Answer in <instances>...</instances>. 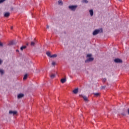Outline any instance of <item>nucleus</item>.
<instances>
[{
  "instance_id": "f257e3e1",
  "label": "nucleus",
  "mask_w": 129,
  "mask_h": 129,
  "mask_svg": "<svg viewBox=\"0 0 129 129\" xmlns=\"http://www.w3.org/2000/svg\"><path fill=\"white\" fill-rule=\"evenodd\" d=\"M92 57V54H88L87 55V58H88L86 60H85V63H89L90 62H92L93 60H94V58Z\"/></svg>"
},
{
  "instance_id": "f03ea898",
  "label": "nucleus",
  "mask_w": 129,
  "mask_h": 129,
  "mask_svg": "<svg viewBox=\"0 0 129 129\" xmlns=\"http://www.w3.org/2000/svg\"><path fill=\"white\" fill-rule=\"evenodd\" d=\"M103 30L102 28H100L99 29L95 30L93 32V36H96L98 34H100V33H103Z\"/></svg>"
},
{
  "instance_id": "7ed1b4c3",
  "label": "nucleus",
  "mask_w": 129,
  "mask_h": 129,
  "mask_svg": "<svg viewBox=\"0 0 129 129\" xmlns=\"http://www.w3.org/2000/svg\"><path fill=\"white\" fill-rule=\"evenodd\" d=\"M69 10L71 11L72 12H75L76 11V9L78 8V5H71L68 7Z\"/></svg>"
},
{
  "instance_id": "20e7f679",
  "label": "nucleus",
  "mask_w": 129,
  "mask_h": 129,
  "mask_svg": "<svg viewBox=\"0 0 129 129\" xmlns=\"http://www.w3.org/2000/svg\"><path fill=\"white\" fill-rule=\"evenodd\" d=\"M9 114H10V115H13V116H15V115H18V111H13L12 110H10L9 111Z\"/></svg>"
},
{
  "instance_id": "39448f33",
  "label": "nucleus",
  "mask_w": 129,
  "mask_h": 129,
  "mask_svg": "<svg viewBox=\"0 0 129 129\" xmlns=\"http://www.w3.org/2000/svg\"><path fill=\"white\" fill-rule=\"evenodd\" d=\"M114 62L117 64H122V60L120 58H117L114 59Z\"/></svg>"
},
{
  "instance_id": "423d86ee",
  "label": "nucleus",
  "mask_w": 129,
  "mask_h": 129,
  "mask_svg": "<svg viewBox=\"0 0 129 129\" xmlns=\"http://www.w3.org/2000/svg\"><path fill=\"white\" fill-rule=\"evenodd\" d=\"M79 96H80V97H82L85 101L88 102V98H87V97H86V96L80 95Z\"/></svg>"
},
{
  "instance_id": "0eeeda50",
  "label": "nucleus",
  "mask_w": 129,
  "mask_h": 129,
  "mask_svg": "<svg viewBox=\"0 0 129 129\" xmlns=\"http://www.w3.org/2000/svg\"><path fill=\"white\" fill-rule=\"evenodd\" d=\"M24 96H25V94H24L23 93H20L17 95V98H18V99H21V98H23V97H24Z\"/></svg>"
},
{
  "instance_id": "6e6552de",
  "label": "nucleus",
  "mask_w": 129,
  "mask_h": 129,
  "mask_svg": "<svg viewBox=\"0 0 129 129\" xmlns=\"http://www.w3.org/2000/svg\"><path fill=\"white\" fill-rule=\"evenodd\" d=\"M10 15H11V13H10V12H5L4 13V17L5 18H9Z\"/></svg>"
},
{
  "instance_id": "1a4fd4ad",
  "label": "nucleus",
  "mask_w": 129,
  "mask_h": 129,
  "mask_svg": "<svg viewBox=\"0 0 129 129\" xmlns=\"http://www.w3.org/2000/svg\"><path fill=\"white\" fill-rule=\"evenodd\" d=\"M78 90H79V89L78 88L74 89L73 91V93H74V94H77L78 93Z\"/></svg>"
},
{
  "instance_id": "9d476101",
  "label": "nucleus",
  "mask_w": 129,
  "mask_h": 129,
  "mask_svg": "<svg viewBox=\"0 0 129 129\" xmlns=\"http://www.w3.org/2000/svg\"><path fill=\"white\" fill-rule=\"evenodd\" d=\"M16 44H17V42H16V41H12L9 43L8 45L10 46L11 45H16Z\"/></svg>"
},
{
  "instance_id": "9b49d317",
  "label": "nucleus",
  "mask_w": 129,
  "mask_h": 129,
  "mask_svg": "<svg viewBox=\"0 0 129 129\" xmlns=\"http://www.w3.org/2000/svg\"><path fill=\"white\" fill-rule=\"evenodd\" d=\"M89 12L90 13V15L91 17H92V16H93V14H94L93 10L92 9L90 10Z\"/></svg>"
},
{
  "instance_id": "f8f14e48",
  "label": "nucleus",
  "mask_w": 129,
  "mask_h": 129,
  "mask_svg": "<svg viewBox=\"0 0 129 129\" xmlns=\"http://www.w3.org/2000/svg\"><path fill=\"white\" fill-rule=\"evenodd\" d=\"M60 82H61L62 83H65V82H66V77L61 79L60 80Z\"/></svg>"
},
{
  "instance_id": "ddd939ff",
  "label": "nucleus",
  "mask_w": 129,
  "mask_h": 129,
  "mask_svg": "<svg viewBox=\"0 0 129 129\" xmlns=\"http://www.w3.org/2000/svg\"><path fill=\"white\" fill-rule=\"evenodd\" d=\"M46 55L48 56V57H50V58H51V56H52V55H51V52L50 51H47L46 52Z\"/></svg>"
},
{
  "instance_id": "4468645a",
  "label": "nucleus",
  "mask_w": 129,
  "mask_h": 129,
  "mask_svg": "<svg viewBox=\"0 0 129 129\" xmlns=\"http://www.w3.org/2000/svg\"><path fill=\"white\" fill-rule=\"evenodd\" d=\"M0 74H1V75H4V74H5V71L3 69H0Z\"/></svg>"
},
{
  "instance_id": "2eb2a0df",
  "label": "nucleus",
  "mask_w": 129,
  "mask_h": 129,
  "mask_svg": "<svg viewBox=\"0 0 129 129\" xmlns=\"http://www.w3.org/2000/svg\"><path fill=\"white\" fill-rule=\"evenodd\" d=\"M58 4L59 6H62L63 5V2H62V1H61V0H59L58 1Z\"/></svg>"
},
{
  "instance_id": "dca6fc26",
  "label": "nucleus",
  "mask_w": 129,
  "mask_h": 129,
  "mask_svg": "<svg viewBox=\"0 0 129 129\" xmlns=\"http://www.w3.org/2000/svg\"><path fill=\"white\" fill-rule=\"evenodd\" d=\"M93 94L95 95V96H99L100 95V93H93Z\"/></svg>"
},
{
  "instance_id": "f3484780",
  "label": "nucleus",
  "mask_w": 129,
  "mask_h": 129,
  "mask_svg": "<svg viewBox=\"0 0 129 129\" xmlns=\"http://www.w3.org/2000/svg\"><path fill=\"white\" fill-rule=\"evenodd\" d=\"M30 45L32 47H34L35 46V45H36V43L35 42H34V41H31V43H30Z\"/></svg>"
},
{
  "instance_id": "a211bd4d",
  "label": "nucleus",
  "mask_w": 129,
  "mask_h": 129,
  "mask_svg": "<svg viewBox=\"0 0 129 129\" xmlns=\"http://www.w3.org/2000/svg\"><path fill=\"white\" fill-rule=\"evenodd\" d=\"M55 77H56V75L54 74H52L50 75V78L51 79H53V78H55Z\"/></svg>"
},
{
  "instance_id": "6ab92c4d",
  "label": "nucleus",
  "mask_w": 129,
  "mask_h": 129,
  "mask_svg": "<svg viewBox=\"0 0 129 129\" xmlns=\"http://www.w3.org/2000/svg\"><path fill=\"white\" fill-rule=\"evenodd\" d=\"M82 3H83V4H88V1L83 0V1H82Z\"/></svg>"
},
{
  "instance_id": "aec40b11",
  "label": "nucleus",
  "mask_w": 129,
  "mask_h": 129,
  "mask_svg": "<svg viewBox=\"0 0 129 129\" xmlns=\"http://www.w3.org/2000/svg\"><path fill=\"white\" fill-rule=\"evenodd\" d=\"M26 48H27V46H22L20 48V50H21L22 51H23V50H24V49H26Z\"/></svg>"
},
{
  "instance_id": "412c9836",
  "label": "nucleus",
  "mask_w": 129,
  "mask_h": 129,
  "mask_svg": "<svg viewBox=\"0 0 129 129\" xmlns=\"http://www.w3.org/2000/svg\"><path fill=\"white\" fill-rule=\"evenodd\" d=\"M56 57H57V54H55L51 55V56L50 57V58H56Z\"/></svg>"
},
{
  "instance_id": "4be33fe9",
  "label": "nucleus",
  "mask_w": 129,
  "mask_h": 129,
  "mask_svg": "<svg viewBox=\"0 0 129 129\" xmlns=\"http://www.w3.org/2000/svg\"><path fill=\"white\" fill-rule=\"evenodd\" d=\"M121 115H122L123 116H125L126 115V114L125 113V112H122L121 113Z\"/></svg>"
},
{
  "instance_id": "5701e85b",
  "label": "nucleus",
  "mask_w": 129,
  "mask_h": 129,
  "mask_svg": "<svg viewBox=\"0 0 129 129\" xmlns=\"http://www.w3.org/2000/svg\"><path fill=\"white\" fill-rule=\"evenodd\" d=\"M27 78H28V75H27V74H25V75H24V78H23V79H24V80H26V79H27Z\"/></svg>"
},
{
  "instance_id": "b1692460",
  "label": "nucleus",
  "mask_w": 129,
  "mask_h": 129,
  "mask_svg": "<svg viewBox=\"0 0 129 129\" xmlns=\"http://www.w3.org/2000/svg\"><path fill=\"white\" fill-rule=\"evenodd\" d=\"M5 2H6V0H0V4H3Z\"/></svg>"
},
{
  "instance_id": "393cba45",
  "label": "nucleus",
  "mask_w": 129,
  "mask_h": 129,
  "mask_svg": "<svg viewBox=\"0 0 129 129\" xmlns=\"http://www.w3.org/2000/svg\"><path fill=\"white\" fill-rule=\"evenodd\" d=\"M52 65L53 66H55V65H56V62H55V61H52Z\"/></svg>"
},
{
  "instance_id": "a878e982",
  "label": "nucleus",
  "mask_w": 129,
  "mask_h": 129,
  "mask_svg": "<svg viewBox=\"0 0 129 129\" xmlns=\"http://www.w3.org/2000/svg\"><path fill=\"white\" fill-rule=\"evenodd\" d=\"M105 87H106V86H103L101 87V89H105Z\"/></svg>"
},
{
  "instance_id": "bb28decb",
  "label": "nucleus",
  "mask_w": 129,
  "mask_h": 129,
  "mask_svg": "<svg viewBox=\"0 0 129 129\" xmlns=\"http://www.w3.org/2000/svg\"><path fill=\"white\" fill-rule=\"evenodd\" d=\"M0 47H4V44L1 42H0Z\"/></svg>"
},
{
  "instance_id": "cd10ccee",
  "label": "nucleus",
  "mask_w": 129,
  "mask_h": 129,
  "mask_svg": "<svg viewBox=\"0 0 129 129\" xmlns=\"http://www.w3.org/2000/svg\"><path fill=\"white\" fill-rule=\"evenodd\" d=\"M102 81L105 82V81H106V78L102 79Z\"/></svg>"
},
{
  "instance_id": "c85d7f7f",
  "label": "nucleus",
  "mask_w": 129,
  "mask_h": 129,
  "mask_svg": "<svg viewBox=\"0 0 129 129\" xmlns=\"http://www.w3.org/2000/svg\"><path fill=\"white\" fill-rule=\"evenodd\" d=\"M3 60L0 59V65H2V64H3Z\"/></svg>"
},
{
  "instance_id": "c756f323",
  "label": "nucleus",
  "mask_w": 129,
  "mask_h": 129,
  "mask_svg": "<svg viewBox=\"0 0 129 129\" xmlns=\"http://www.w3.org/2000/svg\"><path fill=\"white\" fill-rule=\"evenodd\" d=\"M126 112H127V114H128V115H129V108L127 109Z\"/></svg>"
},
{
  "instance_id": "7c9ffc66",
  "label": "nucleus",
  "mask_w": 129,
  "mask_h": 129,
  "mask_svg": "<svg viewBox=\"0 0 129 129\" xmlns=\"http://www.w3.org/2000/svg\"><path fill=\"white\" fill-rule=\"evenodd\" d=\"M11 10L14 11V7H11Z\"/></svg>"
},
{
  "instance_id": "2f4dec72",
  "label": "nucleus",
  "mask_w": 129,
  "mask_h": 129,
  "mask_svg": "<svg viewBox=\"0 0 129 129\" xmlns=\"http://www.w3.org/2000/svg\"><path fill=\"white\" fill-rule=\"evenodd\" d=\"M47 29H49V25H47Z\"/></svg>"
},
{
  "instance_id": "473e14b6",
  "label": "nucleus",
  "mask_w": 129,
  "mask_h": 129,
  "mask_svg": "<svg viewBox=\"0 0 129 129\" xmlns=\"http://www.w3.org/2000/svg\"><path fill=\"white\" fill-rule=\"evenodd\" d=\"M16 52H20V51L18 49H17Z\"/></svg>"
},
{
  "instance_id": "72a5a7b5",
  "label": "nucleus",
  "mask_w": 129,
  "mask_h": 129,
  "mask_svg": "<svg viewBox=\"0 0 129 129\" xmlns=\"http://www.w3.org/2000/svg\"><path fill=\"white\" fill-rule=\"evenodd\" d=\"M27 46H29V43H26Z\"/></svg>"
},
{
  "instance_id": "f704fd0d",
  "label": "nucleus",
  "mask_w": 129,
  "mask_h": 129,
  "mask_svg": "<svg viewBox=\"0 0 129 129\" xmlns=\"http://www.w3.org/2000/svg\"><path fill=\"white\" fill-rule=\"evenodd\" d=\"M13 26H12V27H11V28L12 30H13Z\"/></svg>"
},
{
  "instance_id": "c9c22d12",
  "label": "nucleus",
  "mask_w": 129,
  "mask_h": 129,
  "mask_svg": "<svg viewBox=\"0 0 129 129\" xmlns=\"http://www.w3.org/2000/svg\"><path fill=\"white\" fill-rule=\"evenodd\" d=\"M118 1H119V2H121L122 0H118Z\"/></svg>"
}]
</instances>
